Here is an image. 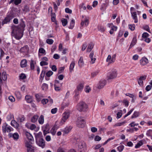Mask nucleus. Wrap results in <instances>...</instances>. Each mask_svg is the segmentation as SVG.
<instances>
[{"label":"nucleus","instance_id":"obj_1","mask_svg":"<svg viewBox=\"0 0 152 152\" xmlns=\"http://www.w3.org/2000/svg\"><path fill=\"white\" fill-rule=\"evenodd\" d=\"M88 106L83 101L80 102L77 106V109L80 112L86 111Z\"/></svg>","mask_w":152,"mask_h":152},{"label":"nucleus","instance_id":"obj_2","mask_svg":"<svg viewBox=\"0 0 152 152\" xmlns=\"http://www.w3.org/2000/svg\"><path fill=\"white\" fill-rule=\"evenodd\" d=\"M117 76V72L115 69L112 71L111 72L108 73L107 77V80H110L115 78Z\"/></svg>","mask_w":152,"mask_h":152},{"label":"nucleus","instance_id":"obj_3","mask_svg":"<svg viewBox=\"0 0 152 152\" xmlns=\"http://www.w3.org/2000/svg\"><path fill=\"white\" fill-rule=\"evenodd\" d=\"M85 124V122L83 117H79L78 118L77 121V125L79 127H83Z\"/></svg>","mask_w":152,"mask_h":152},{"label":"nucleus","instance_id":"obj_4","mask_svg":"<svg viewBox=\"0 0 152 152\" xmlns=\"http://www.w3.org/2000/svg\"><path fill=\"white\" fill-rule=\"evenodd\" d=\"M12 128L10 126L8 125L6 123H4L2 126V129L3 132H10L12 129Z\"/></svg>","mask_w":152,"mask_h":152},{"label":"nucleus","instance_id":"obj_5","mask_svg":"<svg viewBox=\"0 0 152 152\" xmlns=\"http://www.w3.org/2000/svg\"><path fill=\"white\" fill-rule=\"evenodd\" d=\"M69 116V113L68 112H66L64 113L62 115V118L61 121V124L62 125L65 122L66 120L68 118Z\"/></svg>","mask_w":152,"mask_h":152},{"label":"nucleus","instance_id":"obj_6","mask_svg":"<svg viewBox=\"0 0 152 152\" xmlns=\"http://www.w3.org/2000/svg\"><path fill=\"white\" fill-rule=\"evenodd\" d=\"M14 16L13 14H10L8 15L2 22V24H6L9 22L10 20L14 18Z\"/></svg>","mask_w":152,"mask_h":152},{"label":"nucleus","instance_id":"obj_7","mask_svg":"<svg viewBox=\"0 0 152 152\" xmlns=\"http://www.w3.org/2000/svg\"><path fill=\"white\" fill-rule=\"evenodd\" d=\"M14 16L13 14H10L8 15L2 22V24H6L9 22L10 20L14 18Z\"/></svg>","mask_w":152,"mask_h":152},{"label":"nucleus","instance_id":"obj_8","mask_svg":"<svg viewBox=\"0 0 152 152\" xmlns=\"http://www.w3.org/2000/svg\"><path fill=\"white\" fill-rule=\"evenodd\" d=\"M14 16L13 14H10L8 15L2 22V24H6L9 22L10 20L14 18Z\"/></svg>","mask_w":152,"mask_h":152},{"label":"nucleus","instance_id":"obj_9","mask_svg":"<svg viewBox=\"0 0 152 152\" xmlns=\"http://www.w3.org/2000/svg\"><path fill=\"white\" fill-rule=\"evenodd\" d=\"M94 53L93 51H92L89 55V58L91 59L90 61V63L91 64H94L95 61L96 60V58H95V56H94Z\"/></svg>","mask_w":152,"mask_h":152},{"label":"nucleus","instance_id":"obj_10","mask_svg":"<svg viewBox=\"0 0 152 152\" xmlns=\"http://www.w3.org/2000/svg\"><path fill=\"white\" fill-rule=\"evenodd\" d=\"M29 51V48L27 45H25L20 49V51L24 55L27 54Z\"/></svg>","mask_w":152,"mask_h":152},{"label":"nucleus","instance_id":"obj_11","mask_svg":"<svg viewBox=\"0 0 152 152\" xmlns=\"http://www.w3.org/2000/svg\"><path fill=\"white\" fill-rule=\"evenodd\" d=\"M7 79V76L6 72H3L1 74L0 73V82L2 83V80H6Z\"/></svg>","mask_w":152,"mask_h":152},{"label":"nucleus","instance_id":"obj_12","mask_svg":"<svg viewBox=\"0 0 152 152\" xmlns=\"http://www.w3.org/2000/svg\"><path fill=\"white\" fill-rule=\"evenodd\" d=\"M106 84V81L105 80H101L99 82L98 88L101 89L103 88Z\"/></svg>","mask_w":152,"mask_h":152},{"label":"nucleus","instance_id":"obj_13","mask_svg":"<svg viewBox=\"0 0 152 152\" xmlns=\"http://www.w3.org/2000/svg\"><path fill=\"white\" fill-rule=\"evenodd\" d=\"M9 136L12 137L15 140H17L19 138V135L17 133H15L13 134H9Z\"/></svg>","mask_w":152,"mask_h":152},{"label":"nucleus","instance_id":"obj_14","mask_svg":"<svg viewBox=\"0 0 152 152\" xmlns=\"http://www.w3.org/2000/svg\"><path fill=\"white\" fill-rule=\"evenodd\" d=\"M146 76H142L140 77L138 80V83L139 85L141 86H142L143 84V80H145L146 79Z\"/></svg>","mask_w":152,"mask_h":152},{"label":"nucleus","instance_id":"obj_15","mask_svg":"<svg viewBox=\"0 0 152 152\" xmlns=\"http://www.w3.org/2000/svg\"><path fill=\"white\" fill-rule=\"evenodd\" d=\"M148 63V59L145 57H143L141 60L140 64L142 66H144Z\"/></svg>","mask_w":152,"mask_h":152},{"label":"nucleus","instance_id":"obj_16","mask_svg":"<svg viewBox=\"0 0 152 152\" xmlns=\"http://www.w3.org/2000/svg\"><path fill=\"white\" fill-rule=\"evenodd\" d=\"M37 144L39 146L43 148L45 146L44 140L42 138L40 139L38 142H37Z\"/></svg>","mask_w":152,"mask_h":152},{"label":"nucleus","instance_id":"obj_17","mask_svg":"<svg viewBox=\"0 0 152 152\" xmlns=\"http://www.w3.org/2000/svg\"><path fill=\"white\" fill-rule=\"evenodd\" d=\"M94 45V44L93 42H90L88 46V48L87 49L86 51L88 52H89L92 50L93 48Z\"/></svg>","mask_w":152,"mask_h":152},{"label":"nucleus","instance_id":"obj_18","mask_svg":"<svg viewBox=\"0 0 152 152\" xmlns=\"http://www.w3.org/2000/svg\"><path fill=\"white\" fill-rule=\"evenodd\" d=\"M131 14L132 17L134 20V22L135 23H137L138 22V20L137 19L136 12H131Z\"/></svg>","mask_w":152,"mask_h":152},{"label":"nucleus","instance_id":"obj_19","mask_svg":"<svg viewBox=\"0 0 152 152\" xmlns=\"http://www.w3.org/2000/svg\"><path fill=\"white\" fill-rule=\"evenodd\" d=\"M86 147V144L83 141L80 142L79 145L78 147L80 149H83Z\"/></svg>","mask_w":152,"mask_h":152},{"label":"nucleus","instance_id":"obj_20","mask_svg":"<svg viewBox=\"0 0 152 152\" xmlns=\"http://www.w3.org/2000/svg\"><path fill=\"white\" fill-rule=\"evenodd\" d=\"M72 129V127L70 126L69 127H66L63 131L62 132H63L64 134H68L71 130Z\"/></svg>","mask_w":152,"mask_h":152},{"label":"nucleus","instance_id":"obj_21","mask_svg":"<svg viewBox=\"0 0 152 152\" xmlns=\"http://www.w3.org/2000/svg\"><path fill=\"white\" fill-rule=\"evenodd\" d=\"M35 96L38 102H40L43 97V96L41 94H35Z\"/></svg>","mask_w":152,"mask_h":152},{"label":"nucleus","instance_id":"obj_22","mask_svg":"<svg viewBox=\"0 0 152 152\" xmlns=\"http://www.w3.org/2000/svg\"><path fill=\"white\" fill-rule=\"evenodd\" d=\"M26 135L28 140L30 141L33 140V137L31 134L29 133L26 132Z\"/></svg>","mask_w":152,"mask_h":152},{"label":"nucleus","instance_id":"obj_23","mask_svg":"<svg viewBox=\"0 0 152 152\" xmlns=\"http://www.w3.org/2000/svg\"><path fill=\"white\" fill-rule=\"evenodd\" d=\"M44 116L43 115H40L38 119V122L40 124H43L44 122Z\"/></svg>","mask_w":152,"mask_h":152},{"label":"nucleus","instance_id":"obj_24","mask_svg":"<svg viewBox=\"0 0 152 152\" xmlns=\"http://www.w3.org/2000/svg\"><path fill=\"white\" fill-rule=\"evenodd\" d=\"M27 65V61L26 59H23L21 61L20 63V66L21 67H25Z\"/></svg>","mask_w":152,"mask_h":152},{"label":"nucleus","instance_id":"obj_25","mask_svg":"<svg viewBox=\"0 0 152 152\" xmlns=\"http://www.w3.org/2000/svg\"><path fill=\"white\" fill-rule=\"evenodd\" d=\"M39 118V116L37 115L33 116L31 119V121L32 123H35L37 121Z\"/></svg>","mask_w":152,"mask_h":152},{"label":"nucleus","instance_id":"obj_26","mask_svg":"<svg viewBox=\"0 0 152 152\" xmlns=\"http://www.w3.org/2000/svg\"><path fill=\"white\" fill-rule=\"evenodd\" d=\"M25 99L27 102L30 103L32 101L31 97L30 96L27 95L25 96Z\"/></svg>","mask_w":152,"mask_h":152},{"label":"nucleus","instance_id":"obj_27","mask_svg":"<svg viewBox=\"0 0 152 152\" xmlns=\"http://www.w3.org/2000/svg\"><path fill=\"white\" fill-rule=\"evenodd\" d=\"M137 40L136 39H133L131 44L129 46V50L133 47L136 43Z\"/></svg>","mask_w":152,"mask_h":152},{"label":"nucleus","instance_id":"obj_28","mask_svg":"<svg viewBox=\"0 0 152 152\" xmlns=\"http://www.w3.org/2000/svg\"><path fill=\"white\" fill-rule=\"evenodd\" d=\"M84 64V62L83 58L82 57H81L78 61V64L79 66H82Z\"/></svg>","mask_w":152,"mask_h":152},{"label":"nucleus","instance_id":"obj_29","mask_svg":"<svg viewBox=\"0 0 152 152\" xmlns=\"http://www.w3.org/2000/svg\"><path fill=\"white\" fill-rule=\"evenodd\" d=\"M83 87L84 85L83 84L80 83L79 84L77 87V90L78 91H81L83 90Z\"/></svg>","mask_w":152,"mask_h":152},{"label":"nucleus","instance_id":"obj_30","mask_svg":"<svg viewBox=\"0 0 152 152\" xmlns=\"http://www.w3.org/2000/svg\"><path fill=\"white\" fill-rule=\"evenodd\" d=\"M140 114L139 112L137 111H135L133 115L132 116V118H136L138 117Z\"/></svg>","mask_w":152,"mask_h":152},{"label":"nucleus","instance_id":"obj_31","mask_svg":"<svg viewBox=\"0 0 152 152\" xmlns=\"http://www.w3.org/2000/svg\"><path fill=\"white\" fill-rule=\"evenodd\" d=\"M25 26V24L24 22L23 21H22L19 25V27L21 30H23Z\"/></svg>","mask_w":152,"mask_h":152},{"label":"nucleus","instance_id":"obj_32","mask_svg":"<svg viewBox=\"0 0 152 152\" xmlns=\"http://www.w3.org/2000/svg\"><path fill=\"white\" fill-rule=\"evenodd\" d=\"M126 123V121H123L121 122H118L115 124L113 126L114 127L118 126H121L124 125Z\"/></svg>","mask_w":152,"mask_h":152},{"label":"nucleus","instance_id":"obj_33","mask_svg":"<svg viewBox=\"0 0 152 152\" xmlns=\"http://www.w3.org/2000/svg\"><path fill=\"white\" fill-rule=\"evenodd\" d=\"M75 65V63L74 61H72L71 63L69 69L70 72H72L74 68Z\"/></svg>","mask_w":152,"mask_h":152},{"label":"nucleus","instance_id":"obj_34","mask_svg":"<svg viewBox=\"0 0 152 152\" xmlns=\"http://www.w3.org/2000/svg\"><path fill=\"white\" fill-rule=\"evenodd\" d=\"M143 142L142 140L140 141L137 145L135 146V148H139L140 146L143 145Z\"/></svg>","mask_w":152,"mask_h":152},{"label":"nucleus","instance_id":"obj_35","mask_svg":"<svg viewBox=\"0 0 152 152\" xmlns=\"http://www.w3.org/2000/svg\"><path fill=\"white\" fill-rule=\"evenodd\" d=\"M15 94L16 97L18 99H20L22 97L19 91H16L15 92Z\"/></svg>","mask_w":152,"mask_h":152},{"label":"nucleus","instance_id":"obj_36","mask_svg":"<svg viewBox=\"0 0 152 152\" xmlns=\"http://www.w3.org/2000/svg\"><path fill=\"white\" fill-rule=\"evenodd\" d=\"M11 124L13 126H16L17 128H18L19 126V124L14 120L12 121Z\"/></svg>","mask_w":152,"mask_h":152},{"label":"nucleus","instance_id":"obj_37","mask_svg":"<svg viewBox=\"0 0 152 152\" xmlns=\"http://www.w3.org/2000/svg\"><path fill=\"white\" fill-rule=\"evenodd\" d=\"M61 22L62 23V25L63 26H66L67 23V21L66 19L63 18L61 20Z\"/></svg>","mask_w":152,"mask_h":152},{"label":"nucleus","instance_id":"obj_38","mask_svg":"<svg viewBox=\"0 0 152 152\" xmlns=\"http://www.w3.org/2000/svg\"><path fill=\"white\" fill-rule=\"evenodd\" d=\"M51 132L53 135H54L56 132V129L55 126H54L51 130Z\"/></svg>","mask_w":152,"mask_h":152},{"label":"nucleus","instance_id":"obj_39","mask_svg":"<svg viewBox=\"0 0 152 152\" xmlns=\"http://www.w3.org/2000/svg\"><path fill=\"white\" fill-rule=\"evenodd\" d=\"M117 27L116 26H113L111 28L110 31V33L111 34H112L114 32V31H116L117 29Z\"/></svg>","mask_w":152,"mask_h":152},{"label":"nucleus","instance_id":"obj_40","mask_svg":"<svg viewBox=\"0 0 152 152\" xmlns=\"http://www.w3.org/2000/svg\"><path fill=\"white\" fill-rule=\"evenodd\" d=\"M48 87V85L46 83H43L42 86V89L43 90H46Z\"/></svg>","mask_w":152,"mask_h":152},{"label":"nucleus","instance_id":"obj_41","mask_svg":"<svg viewBox=\"0 0 152 152\" xmlns=\"http://www.w3.org/2000/svg\"><path fill=\"white\" fill-rule=\"evenodd\" d=\"M129 28L132 31H134L135 28V26L134 24H130L129 25Z\"/></svg>","mask_w":152,"mask_h":152},{"label":"nucleus","instance_id":"obj_42","mask_svg":"<svg viewBox=\"0 0 152 152\" xmlns=\"http://www.w3.org/2000/svg\"><path fill=\"white\" fill-rule=\"evenodd\" d=\"M80 9L83 10H86V7L85 5V4L83 3H82L79 6Z\"/></svg>","mask_w":152,"mask_h":152},{"label":"nucleus","instance_id":"obj_43","mask_svg":"<svg viewBox=\"0 0 152 152\" xmlns=\"http://www.w3.org/2000/svg\"><path fill=\"white\" fill-rule=\"evenodd\" d=\"M84 23H85V25L87 26L89 23V19H88L87 18H85L84 19V21H83Z\"/></svg>","mask_w":152,"mask_h":152},{"label":"nucleus","instance_id":"obj_44","mask_svg":"<svg viewBox=\"0 0 152 152\" xmlns=\"http://www.w3.org/2000/svg\"><path fill=\"white\" fill-rule=\"evenodd\" d=\"M112 59V58L110 55H109L107 58L106 59V61L107 62H109L110 63H113V62H112L111 61V59Z\"/></svg>","mask_w":152,"mask_h":152},{"label":"nucleus","instance_id":"obj_45","mask_svg":"<svg viewBox=\"0 0 152 152\" xmlns=\"http://www.w3.org/2000/svg\"><path fill=\"white\" fill-rule=\"evenodd\" d=\"M124 148V145H121L117 148V149L119 152H121L123 150Z\"/></svg>","mask_w":152,"mask_h":152},{"label":"nucleus","instance_id":"obj_46","mask_svg":"<svg viewBox=\"0 0 152 152\" xmlns=\"http://www.w3.org/2000/svg\"><path fill=\"white\" fill-rule=\"evenodd\" d=\"M123 103L124 104L126 107H128L129 105V101L126 99H124L123 100Z\"/></svg>","mask_w":152,"mask_h":152},{"label":"nucleus","instance_id":"obj_47","mask_svg":"<svg viewBox=\"0 0 152 152\" xmlns=\"http://www.w3.org/2000/svg\"><path fill=\"white\" fill-rule=\"evenodd\" d=\"M85 90L86 93H89L91 90L89 86H87L86 87Z\"/></svg>","mask_w":152,"mask_h":152},{"label":"nucleus","instance_id":"obj_48","mask_svg":"<svg viewBox=\"0 0 152 152\" xmlns=\"http://www.w3.org/2000/svg\"><path fill=\"white\" fill-rule=\"evenodd\" d=\"M23 10L25 12H27L29 11V7L27 5H25L24 7Z\"/></svg>","mask_w":152,"mask_h":152},{"label":"nucleus","instance_id":"obj_49","mask_svg":"<svg viewBox=\"0 0 152 152\" xmlns=\"http://www.w3.org/2000/svg\"><path fill=\"white\" fill-rule=\"evenodd\" d=\"M36 126L35 125L32 124L29 126V127H28V128H29V129L31 130H33L34 129L36 128Z\"/></svg>","mask_w":152,"mask_h":152},{"label":"nucleus","instance_id":"obj_50","mask_svg":"<svg viewBox=\"0 0 152 152\" xmlns=\"http://www.w3.org/2000/svg\"><path fill=\"white\" fill-rule=\"evenodd\" d=\"M149 34L146 32L144 33L142 35L143 38H147L149 36Z\"/></svg>","mask_w":152,"mask_h":152},{"label":"nucleus","instance_id":"obj_51","mask_svg":"<svg viewBox=\"0 0 152 152\" xmlns=\"http://www.w3.org/2000/svg\"><path fill=\"white\" fill-rule=\"evenodd\" d=\"M53 42V41L51 39H48L46 40L47 43L49 44H52Z\"/></svg>","mask_w":152,"mask_h":152},{"label":"nucleus","instance_id":"obj_52","mask_svg":"<svg viewBox=\"0 0 152 152\" xmlns=\"http://www.w3.org/2000/svg\"><path fill=\"white\" fill-rule=\"evenodd\" d=\"M53 72L50 70L48 71L46 74V76L48 77H49L53 75Z\"/></svg>","mask_w":152,"mask_h":152},{"label":"nucleus","instance_id":"obj_53","mask_svg":"<svg viewBox=\"0 0 152 152\" xmlns=\"http://www.w3.org/2000/svg\"><path fill=\"white\" fill-rule=\"evenodd\" d=\"M48 100L47 99H43L41 101L42 103L43 104H46L48 102Z\"/></svg>","mask_w":152,"mask_h":152},{"label":"nucleus","instance_id":"obj_54","mask_svg":"<svg viewBox=\"0 0 152 152\" xmlns=\"http://www.w3.org/2000/svg\"><path fill=\"white\" fill-rule=\"evenodd\" d=\"M48 64V63L46 61H42L40 63V65L41 66L47 65Z\"/></svg>","mask_w":152,"mask_h":152},{"label":"nucleus","instance_id":"obj_55","mask_svg":"<svg viewBox=\"0 0 152 152\" xmlns=\"http://www.w3.org/2000/svg\"><path fill=\"white\" fill-rule=\"evenodd\" d=\"M45 73V70H43L40 75V78H43Z\"/></svg>","mask_w":152,"mask_h":152},{"label":"nucleus","instance_id":"obj_56","mask_svg":"<svg viewBox=\"0 0 152 152\" xmlns=\"http://www.w3.org/2000/svg\"><path fill=\"white\" fill-rule=\"evenodd\" d=\"M141 40L142 41H145L147 43H149L151 41L150 39H142Z\"/></svg>","mask_w":152,"mask_h":152},{"label":"nucleus","instance_id":"obj_57","mask_svg":"<svg viewBox=\"0 0 152 152\" xmlns=\"http://www.w3.org/2000/svg\"><path fill=\"white\" fill-rule=\"evenodd\" d=\"M20 79H24L26 78V76L25 74H21L20 76Z\"/></svg>","mask_w":152,"mask_h":152},{"label":"nucleus","instance_id":"obj_58","mask_svg":"<svg viewBox=\"0 0 152 152\" xmlns=\"http://www.w3.org/2000/svg\"><path fill=\"white\" fill-rule=\"evenodd\" d=\"M57 109L56 108H54L53 109L51 110V113L52 114H55L56 113L57 111Z\"/></svg>","mask_w":152,"mask_h":152},{"label":"nucleus","instance_id":"obj_59","mask_svg":"<svg viewBox=\"0 0 152 152\" xmlns=\"http://www.w3.org/2000/svg\"><path fill=\"white\" fill-rule=\"evenodd\" d=\"M68 105V103L66 102H63L62 104L61 107L63 109L65 107L67 106Z\"/></svg>","mask_w":152,"mask_h":152},{"label":"nucleus","instance_id":"obj_60","mask_svg":"<svg viewBox=\"0 0 152 152\" xmlns=\"http://www.w3.org/2000/svg\"><path fill=\"white\" fill-rule=\"evenodd\" d=\"M87 45L86 43H85L83 45L82 48V51H84L86 49L87 46Z\"/></svg>","mask_w":152,"mask_h":152},{"label":"nucleus","instance_id":"obj_61","mask_svg":"<svg viewBox=\"0 0 152 152\" xmlns=\"http://www.w3.org/2000/svg\"><path fill=\"white\" fill-rule=\"evenodd\" d=\"M65 12L67 13L71 14L72 12V11L68 8H66L65 9Z\"/></svg>","mask_w":152,"mask_h":152},{"label":"nucleus","instance_id":"obj_62","mask_svg":"<svg viewBox=\"0 0 152 152\" xmlns=\"http://www.w3.org/2000/svg\"><path fill=\"white\" fill-rule=\"evenodd\" d=\"M39 52L40 53H45V51L43 48H41L39 49Z\"/></svg>","mask_w":152,"mask_h":152},{"label":"nucleus","instance_id":"obj_63","mask_svg":"<svg viewBox=\"0 0 152 152\" xmlns=\"http://www.w3.org/2000/svg\"><path fill=\"white\" fill-rule=\"evenodd\" d=\"M27 152H34V150L32 148V147L27 148Z\"/></svg>","mask_w":152,"mask_h":152},{"label":"nucleus","instance_id":"obj_64","mask_svg":"<svg viewBox=\"0 0 152 152\" xmlns=\"http://www.w3.org/2000/svg\"><path fill=\"white\" fill-rule=\"evenodd\" d=\"M57 152H65V151L61 147H59L57 149Z\"/></svg>","mask_w":152,"mask_h":152}]
</instances>
